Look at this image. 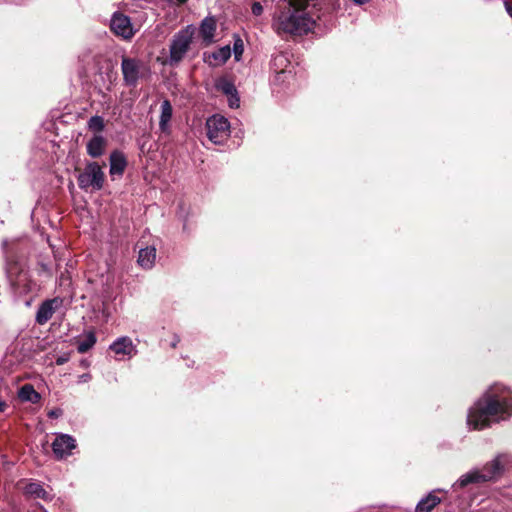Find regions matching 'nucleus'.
<instances>
[{
	"label": "nucleus",
	"instance_id": "nucleus-1",
	"mask_svg": "<svg viewBox=\"0 0 512 512\" xmlns=\"http://www.w3.org/2000/svg\"><path fill=\"white\" fill-rule=\"evenodd\" d=\"M511 416L512 391L504 385L494 384L468 410L467 425L473 430H483Z\"/></svg>",
	"mask_w": 512,
	"mask_h": 512
},
{
	"label": "nucleus",
	"instance_id": "nucleus-2",
	"mask_svg": "<svg viewBox=\"0 0 512 512\" xmlns=\"http://www.w3.org/2000/svg\"><path fill=\"white\" fill-rule=\"evenodd\" d=\"M314 6L315 0H290L288 7L278 15L276 32L291 36H303L312 32L316 26V20L311 13Z\"/></svg>",
	"mask_w": 512,
	"mask_h": 512
},
{
	"label": "nucleus",
	"instance_id": "nucleus-3",
	"mask_svg": "<svg viewBox=\"0 0 512 512\" xmlns=\"http://www.w3.org/2000/svg\"><path fill=\"white\" fill-rule=\"evenodd\" d=\"M501 456L495 457L488 462L482 469H473L463 474L453 485L454 489L464 488L469 484L488 482L496 479L503 472Z\"/></svg>",
	"mask_w": 512,
	"mask_h": 512
},
{
	"label": "nucleus",
	"instance_id": "nucleus-4",
	"mask_svg": "<svg viewBox=\"0 0 512 512\" xmlns=\"http://www.w3.org/2000/svg\"><path fill=\"white\" fill-rule=\"evenodd\" d=\"M194 33L195 27L193 25H187L173 36L169 55L171 64L179 63L184 58L190 48Z\"/></svg>",
	"mask_w": 512,
	"mask_h": 512
},
{
	"label": "nucleus",
	"instance_id": "nucleus-5",
	"mask_svg": "<svg viewBox=\"0 0 512 512\" xmlns=\"http://www.w3.org/2000/svg\"><path fill=\"white\" fill-rule=\"evenodd\" d=\"M206 130L208 139L215 145H221L230 136V123L224 116L215 114L207 118Z\"/></svg>",
	"mask_w": 512,
	"mask_h": 512
},
{
	"label": "nucleus",
	"instance_id": "nucleus-6",
	"mask_svg": "<svg viewBox=\"0 0 512 512\" xmlns=\"http://www.w3.org/2000/svg\"><path fill=\"white\" fill-rule=\"evenodd\" d=\"M104 184V173L97 162L88 163L78 176V185L81 189L100 190Z\"/></svg>",
	"mask_w": 512,
	"mask_h": 512
},
{
	"label": "nucleus",
	"instance_id": "nucleus-7",
	"mask_svg": "<svg viewBox=\"0 0 512 512\" xmlns=\"http://www.w3.org/2000/svg\"><path fill=\"white\" fill-rule=\"evenodd\" d=\"M110 28L115 35L123 39H131L136 32L130 17L121 12H114L112 14Z\"/></svg>",
	"mask_w": 512,
	"mask_h": 512
},
{
	"label": "nucleus",
	"instance_id": "nucleus-8",
	"mask_svg": "<svg viewBox=\"0 0 512 512\" xmlns=\"http://www.w3.org/2000/svg\"><path fill=\"white\" fill-rule=\"evenodd\" d=\"M142 62L135 58L123 57L121 70L125 85L135 87L141 75Z\"/></svg>",
	"mask_w": 512,
	"mask_h": 512
},
{
	"label": "nucleus",
	"instance_id": "nucleus-9",
	"mask_svg": "<svg viewBox=\"0 0 512 512\" xmlns=\"http://www.w3.org/2000/svg\"><path fill=\"white\" fill-rule=\"evenodd\" d=\"M76 448V440L69 434H57L52 442V450L57 459H63L72 454Z\"/></svg>",
	"mask_w": 512,
	"mask_h": 512
},
{
	"label": "nucleus",
	"instance_id": "nucleus-10",
	"mask_svg": "<svg viewBox=\"0 0 512 512\" xmlns=\"http://www.w3.org/2000/svg\"><path fill=\"white\" fill-rule=\"evenodd\" d=\"M63 304V300L60 297L47 299L43 301L35 316V322L39 325L46 324L53 316L55 311L59 309Z\"/></svg>",
	"mask_w": 512,
	"mask_h": 512
},
{
	"label": "nucleus",
	"instance_id": "nucleus-11",
	"mask_svg": "<svg viewBox=\"0 0 512 512\" xmlns=\"http://www.w3.org/2000/svg\"><path fill=\"white\" fill-rule=\"evenodd\" d=\"M109 350L114 352L116 355H121L127 359L133 358L138 353L136 345L128 336H121L116 338L109 345Z\"/></svg>",
	"mask_w": 512,
	"mask_h": 512
},
{
	"label": "nucleus",
	"instance_id": "nucleus-12",
	"mask_svg": "<svg viewBox=\"0 0 512 512\" xmlns=\"http://www.w3.org/2000/svg\"><path fill=\"white\" fill-rule=\"evenodd\" d=\"M110 169L109 173L114 178L115 176L121 177L127 166V160L123 152L115 150L110 154Z\"/></svg>",
	"mask_w": 512,
	"mask_h": 512
},
{
	"label": "nucleus",
	"instance_id": "nucleus-13",
	"mask_svg": "<svg viewBox=\"0 0 512 512\" xmlns=\"http://www.w3.org/2000/svg\"><path fill=\"white\" fill-rule=\"evenodd\" d=\"M216 27V20L213 16H207L201 21L199 34L206 45H209L214 41Z\"/></svg>",
	"mask_w": 512,
	"mask_h": 512
},
{
	"label": "nucleus",
	"instance_id": "nucleus-14",
	"mask_svg": "<svg viewBox=\"0 0 512 512\" xmlns=\"http://www.w3.org/2000/svg\"><path fill=\"white\" fill-rule=\"evenodd\" d=\"M107 140L100 134H95L87 143L86 149L89 156L98 158L104 154Z\"/></svg>",
	"mask_w": 512,
	"mask_h": 512
},
{
	"label": "nucleus",
	"instance_id": "nucleus-15",
	"mask_svg": "<svg viewBox=\"0 0 512 512\" xmlns=\"http://www.w3.org/2000/svg\"><path fill=\"white\" fill-rule=\"evenodd\" d=\"M173 115V108L168 99H165L161 103V112H160V119H159V129L163 133H169L170 132V126L169 123L172 119Z\"/></svg>",
	"mask_w": 512,
	"mask_h": 512
},
{
	"label": "nucleus",
	"instance_id": "nucleus-16",
	"mask_svg": "<svg viewBox=\"0 0 512 512\" xmlns=\"http://www.w3.org/2000/svg\"><path fill=\"white\" fill-rule=\"evenodd\" d=\"M156 260V248L154 246H147L141 248L138 254L137 262L144 269H151Z\"/></svg>",
	"mask_w": 512,
	"mask_h": 512
},
{
	"label": "nucleus",
	"instance_id": "nucleus-17",
	"mask_svg": "<svg viewBox=\"0 0 512 512\" xmlns=\"http://www.w3.org/2000/svg\"><path fill=\"white\" fill-rule=\"evenodd\" d=\"M438 492L444 491L443 489H437ZM436 490L430 492L426 497L422 498L416 505L415 512H430L436 507L441 499L435 495Z\"/></svg>",
	"mask_w": 512,
	"mask_h": 512
},
{
	"label": "nucleus",
	"instance_id": "nucleus-18",
	"mask_svg": "<svg viewBox=\"0 0 512 512\" xmlns=\"http://www.w3.org/2000/svg\"><path fill=\"white\" fill-rule=\"evenodd\" d=\"M18 396L20 400L33 404L37 403L41 398L40 394L31 384L23 385L19 390Z\"/></svg>",
	"mask_w": 512,
	"mask_h": 512
},
{
	"label": "nucleus",
	"instance_id": "nucleus-19",
	"mask_svg": "<svg viewBox=\"0 0 512 512\" xmlns=\"http://www.w3.org/2000/svg\"><path fill=\"white\" fill-rule=\"evenodd\" d=\"M288 64V58L286 57L285 54L283 53H279L277 55H275L272 60H271V66L276 70V69H280L278 72H277V75H276V80L280 81V80H283V78L285 77V74H286V70H285V67L287 66Z\"/></svg>",
	"mask_w": 512,
	"mask_h": 512
},
{
	"label": "nucleus",
	"instance_id": "nucleus-20",
	"mask_svg": "<svg viewBox=\"0 0 512 512\" xmlns=\"http://www.w3.org/2000/svg\"><path fill=\"white\" fill-rule=\"evenodd\" d=\"M231 56V49L229 46H223L209 55L210 59L215 61V65L224 64Z\"/></svg>",
	"mask_w": 512,
	"mask_h": 512
},
{
	"label": "nucleus",
	"instance_id": "nucleus-21",
	"mask_svg": "<svg viewBox=\"0 0 512 512\" xmlns=\"http://www.w3.org/2000/svg\"><path fill=\"white\" fill-rule=\"evenodd\" d=\"M97 338L93 332H89L85 335L84 339L77 342V351L79 353H86L96 343Z\"/></svg>",
	"mask_w": 512,
	"mask_h": 512
},
{
	"label": "nucleus",
	"instance_id": "nucleus-22",
	"mask_svg": "<svg viewBox=\"0 0 512 512\" xmlns=\"http://www.w3.org/2000/svg\"><path fill=\"white\" fill-rule=\"evenodd\" d=\"M26 493L34 498L47 499L48 493L42 485L38 483H30L26 486Z\"/></svg>",
	"mask_w": 512,
	"mask_h": 512
},
{
	"label": "nucleus",
	"instance_id": "nucleus-23",
	"mask_svg": "<svg viewBox=\"0 0 512 512\" xmlns=\"http://www.w3.org/2000/svg\"><path fill=\"white\" fill-rule=\"evenodd\" d=\"M88 128L93 131L101 132L105 128L104 120L101 116H92L88 121Z\"/></svg>",
	"mask_w": 512,
	"mask_h": 512
},
{
	"label": "nucleus",
	"instance_id": "nucleus-24",
	"mask_svg": "<svg viewBox=\"0 0 512 512\" xmlns=\"http://www.w3.org/2000/svg\"><path fill=\"white\" fill-rule=\"evenodd\" d=\"M218 87L227 96L232 95L235 92H237L235 85L232 82L227 81V80L222 81L218 85Z\"/></svg>",
	"mask_w": 512,
	"mask_h": 512
},
{
	"label": "nucleus",
	"instance_id": "nucleus-25",
	"mask_svg": "<svg viewBox=\"0 0 512 512\" xmlns=\"http://www.w3.org/2000/svg\"><path fill=\"white\" fill-rule=\"evenodd\" d=\"M234 56L236 60H239L244 51L243 41L237 37L233 45Z\"/></svg>",
	"mask_w": 512,
	"mask_h": 512
},
{
	"label": "nucleus",
	"instance_id": "nucleus-26",
	"mask_svg": "<svg viewBox=\"0 0 512 512\" xmlns=\"http://www.w3.org/2000/svg\"><path fill=\"white\" fill-rule=\"evenodd\" d=\"M228 105L230 108H238L240 106V98L238 92L228 96Z\"/></svg>",
	"mask_w": 512,
	"mask_h": 512
},
{
	"label": "nucleus",
	"instance_id": "nucleus-27",
	"mask_svg": "<svg viewBox=\"0 0 512 512\" xmlns=\"http://www.w3.org/2000/svg\"><path fill=\"white\" fill-rule=\"evenodd\" d=\"M251 12L255 16H260L263 13V6L260 2H253L251 5Z\"/></svg>",
	"mask_w": 512,
	"mask_h": 512
},
{
	"label": "nucleus",
	"instance_id": "nucleus-28",
	"mask_svg": "<svg viewBox=\"0 0 512 512\" xmlns=\"http://www.w3.org/2000/svg\"><path fill=\"white\" fill-rule=\"evenodd\" d=\"M62 410L59 409V408H56V409H52L48 412V417L50 418H58L62 415Z\"/></svg>",
	"mask_w": 512,
	"mask_h": 512
},
{
	"label": "nucleus",
	"instance_id": "nucleus-29",
	"mask_svg": "<svg viewBox=\"0 0 512 512\" xmlns=\"http://www.w3.org/2000/svg\"><path fill=\"white\" fill-rule=\"evenodd\" d=\"M90 379H91V375L89 373H84V374L78 376L77 383H79V384L86 383V382L90 381Z\"/></svg>",
	"mask_w": 512,
	"mask_h": 512
},
{
	"label": "nucleus",
	"instance_id": "nucleus-30",
	"mask_svg": "<svg viewBox=\"0 0 512 512\" xmlns=\"http://www.w3.org/2000/svg\"><path fill=\"white\" fill-rule=\"evenodd\" d=\"M504 7L506 12L509 14V16L512 18V5L509 1L505 0L503 1Z\"/></svg>",
	"mask_w": 512,
	"mask_h": 512
},
{
	"label": "nucleus",
	"instance_id": "nucleus-31",
	"mask_svg": "<svg viewBox=\"0 0 512 512\" xmlns=\"http://www.w3.org/2000/svg\"><path fill=\"white\" fill-rule=\"evenodd\" d=\"M65 362H66V358H63V357H59V358L57 359V361H56V363H57L58 365H62V364H64Z\"/></svg>",
	"mask_w": 512,
	"mask_h": 512
},
{
	"label": "nucleus",
	"instance_id": "nucleus-32",
	"mask_svg": "<svg viewBox=\"0 0 512 512\" xmlns=\"http://www.w3.org/2000/svg\"><path fill=\"white\" fill-rule=\"evenodd\" d=\"M355 4L362 5L368 2V0H352Z\"/></svg>",
	"mask_w": 512,
	"mask_h": 512
},
{
	"label": "nucleus",
	"instance_id": "nucleus-33",
	"mask_svg": "<svg viewBox=\"0 0 512 512\" xmlns=\"http://www.w3.org/2000/svg\"><path fill=\"white\" fill-rule=\"evenodd\" d=\"M5 407H6L5 402L0 399V412H3Z\"/></svg>",
	"mask_w": 512,
	"mask_h": 512
},
{
	"label": "nucleus",
	"instance_id": "nucleus-34",
	"mask_svg": "<svg viewBox=\"0 0 512 512\" xmlns=\"http://www.w3.org/2000/svg\"><path fill=\"white\" fill-rule=\"evenodd\" d=\"M7 245H8V240H7V239H4V240L2 241V248H3V250H4V251L6 250Z\"/></svg>",
	"mask_w": 512,
	"mask_h": 512
},
{
	"label": "nucleus",
	"instance_id": "nucleus-35",
	"mask_svg": "<svg viewBox=\"0 0 512 512\" xmlns=\"http://www.w3.org/2000/svg\"><path fill=\"white\" fill-rule=\"evenodd\" d=\"M178 341H179V339L176 338L175 341H173V343H172V347H175Z\"/></svg>",
	"mask_w": 512,
	"mask_h": 512
},
{
	"label": "nucleus",
	"instance_id": "nucleus-36",
	"mask_svg": "<svg viewBox=\"0 0 512 512\" xmlns=\"http://www.w3.org/2000/svg\"><path fill=\"white\" fill-rule=\"evenodd\" d=\"M187 229L186 223L183 224V230L185 231Z\"/></svg>",
	"mask_w": 512,
	"mask_h": 512
}]
</instances>
